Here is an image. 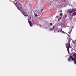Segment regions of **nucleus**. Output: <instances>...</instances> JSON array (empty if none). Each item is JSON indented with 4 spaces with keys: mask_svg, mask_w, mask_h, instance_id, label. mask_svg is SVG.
I'll use <instances>...</instances> for the list:
<instances>
[{
    "mask_svg": "<svg viewBox=\"0 0 76 76\" xmlns=\"http://www.w3.org/2000/svg\"><path fill=\"white\" fill-rule=\"evenodd\" d=\"M71 40L70 39H69L68 41V43H67V46H66V47L67 49L68 53H70V51H69V48H71V46H70V44Z\"/></svg>",
    "mask_w": 76,
    "mask_h": 76,
    "instance_id": "nucleus-1",
    "label": "nucleus"
},
{
    "mask_svg": "<svg viewBox=\"0 0 76 76\" xmlns=\"http://www.w3.org/2000/svg\"><path fill=\"white\" fill-rule=\"evenodd\" d=\"M21 12L22 13L23 15L24 16H26V17L28 16V18H29V16H28V13H27V12H24V11H22V10H21Z\"/></svg>",
    "mask_w": 76,
    "mask_h": 76,
    "instance_id": "nucleus-2",
    "label": "nucleus"
},
{
    "mask_svg": "<svg viewBox=\"0 0 76 76\" xmlns=\"http://www.w3.org/2000/svg\"><path fill=\"white\" fill-rule=\"evenodd\" d=\"M14 4L15 5V6H18V4H20V3L18 1H16V0H15L14 1Z\"/></svg>",
    "mask_w": 76,
    "mask_h": 76,
    "instance_id": "nucleus-3",
    "label": "nucleus"
},
{
    "mask_svg": "<svg viewBox=\"0 0 76 76\" xmlns=\"http://www.w3.org/2000/svg\"><path fill=\"white\" fill-rule=\"evenodd\" d=\"M73 10H68V13H70V14H71V13H73Z\"/></svg>",
    "mask_w": 76,
    "mask_h": 76,
    "instance_id": "nucleus-4",
    "label": "nucleus"
},
{
    "mask_svg": "<svg viewBox=\"0 0 76 76\" xmlns=\"http://www.w3.org/2000/svg\"><path fill=\"white\" fill-rule=\"evenodd\" d=\"M28 22L31 27H32V25H33L32 22H31V21H29Z\"/></svg>",
    "mask_w": 76,
    "mask_h": 76,
    "instance_id": "nucleus-5",
    "label": "nucleus"
},
{
    "mask_svg": "<svg viewBox=\"0 0 76 76\" xmlns=\"http://www.w3.org/2000/svg\"><path fill=\"white\" fill-rule=\"evenodd\" d=\"M54 28H55V26H54L52 28H50L49 29L50 31H53L54 29Z\"/></svg>",
    "mask_w": 76,
    "mask_h": 76,
    "instance_id": "nucleus-6",
    "label": "nucleus"
},
{
    "mask_svg": "<svg viewBox=\"0 0 76 76\" xmlns=\"http://www.w3.org/2000/svg\"><path fill=\"white\" fill-rule=\"evenodd\" d=\"M70 59L71 60H72L73 61H74V60H75V59L72 56H70Z\"/></svg>",
    "mask_w": 76,
    "mask_h": 76,
    "instance_id": "nucleus-7",
    "label": "nucleus"
},
{
    "mask_svg": "<svg viewBox=\"0 0 76 76\" xmlns=\"http://www.w3.org/2000/svg\"><path fill=\"white\" fill-rule=\"evenodd\" d=\"M16 7H17L18 10H20V12H21V10H21V9H20V8H19V6H18V5L16 6Z\"/></svg>",
    "mask_w": 76,
    "mask_h": 76,
    "instance_id": "nucleus-8",
    "label": "nucleus"
},
{
    "mask_svg": "<svg viewBox=\"0 0 76 76\" xmlns=\"http://www.w3.org/2000/svg\"><path fill=\"white\" fill-rule=\"evenodd\" d=\"M60 31L62 33H63L64 34H65L66 33V32L63 31L61 29H60Z\"/></svg>",
    "mask_w": 76,
    "mask_h": 76,
    "instance_id": "nucleus-9",
    "label": "nucleus"
},
{
    "mask_svg": "<svg viewBox=\"0 0 76 76\" xmlns=\"http://www.w3.org/2000/svg\"><path fill=\"white\" fill-rule=\"evenodd\" d=\"M73 56L74 58H76V53H75L73 55Z\"/></svg>",
    "mask_w": 76,
    "mask_h": 76,
    "instance_id": "nucleus-10",
    "label": "nucleus"
},
{
    "mask_svg": "<svg viewBox=\"0 0 76 76\" xmlns=\"http://www.w3.org/2000/svg\"><path fill=\"white\" fill-rule=\"evenodd\" d=\"M76 12H74L73 13V15H72V17H73V16H75L76 15Z\"/></svg>",
    "mask_w": 76,
    "mask_h": 76,
    "instance_id": "nucleus-11",
    "label": "nucleus"
},
{
    "mask_svg": "<svg viewBox=\"0 0 76 76\" xmlns=\"http://www.w3.org/2000/svg\"><path fill=\"white\" fill-rule=\"evenodd\" d=\"M52 25L53 24L52 23H50L49 24L50 26H51V25Z\"/></svg>",
    "mask_w": 76,
    "mask_h": 76,
    "instance_id": "nucleus-12",
    "label": "nucleus"
},
{
    "mask_svg": "<svg viewBox=\"0 0 76 76\" xmlns=\"http://www.w3.org/2000/svg\"><path fill=\"white\" fill-rule=\"evenodd\" d=\"M68 60L69 61H70V58H68Z\"/></svg>",
    "mask_w": 76,
    "mask_h": 76,
    "instance_id": "nucleus-13",
    "label": "nucleus"
},
{
    "mask_svg": "<svg viewBox=\"0 0 76 76\" xmlns=\"http://www.w3.org/2000/svg\"><path fill=\"white\" fill-rule=\"evenodd\" d=\"M35 16H36V17H37V16H38V15L35 14Z\"/></svg>",
    "mask_w": 76,
    "mask_h": 76,
    "instance_id": "nucleus-14",
    "label": "nucleus"
},
{
    "mask_svg": "<svg viewBox=\"0 0 76 76\" xmlns=\"http://www.w3.org/2000/svg\"><path fill=\"white\" fill-rule=\"evenodd\" d=\"M60 16H62L63 14H62V13H60Z\"/></svg>",
    "mask_w": 76,
    "mask_h": 76,
    "instance_id": "nucleus-15",
    "label": "nucleus"
},
{
    "mask_svg": "<svg viewBox=\"0 0 76 76\" xmlns=\"http://www.w3.org/2000/svg\"><path fill=\"white\" fill-rule=\"evenodd\" d=\"M43 10H44L43 9H42L41 10V13H42V11H43Z\"/></svg>",
    "mask_w": 76,
    "mask_h": 76,
    "instance_id": "nucleus-16",
    "label": "nucleus"
},
{
    "mask_svg": "<svg viewBox=\"0 0 76 76\" xmlns=\"http://www.w3.org/2000/svg\"><path fill=\"white\" fill-rule=\"evenodd\" d=\"M61 19V17H60V18H59V19Z\"/></svg>",
    "mask_w": 76,
    "mask_h": 76,
    "instance_id": "nucleus-17",
    "label": "nucleus"
},
{
    "mask_svg": "<svg viewBox=\"0 0 76 76\" xmlns=\"http://www.w3.org/2000/svg\"><path fill=\"white\" fill-rule=\"evenodd\" d=\"M10 1H12V2H13V1H12V0H10Z\"/></svg>",
    "mask_w": 76,
    "mask_h": 76,
    "instance_id": "nucleus-18",
    "label": "nucleus"
},
{
    "mask_svg": "<svg viewBox=\"0 0 76 76\" xmlns=\"http://www.w3.org/2000/svg\"><path fill=\"white\" fill-rule=\"evenodd\" d=\"M73 44H75V42H73Z\"/></svg>",
    "mask_w": 76,
    "mask_h": 76,
    "instance_id": "nucleus-19",
    "label": "nucleus"
},
{
    "mask_svg": "<svg viewBox=\"0 0 76 76\" xmlns=\"http://www.w3.org/2000/svg\"><path fill=\"white\" fill-rule=\"evenodd\" d=\"M60 12H62V10H60Z\"/></svg>",
    "mask_w": 76,
    "mask_h": 76,
    "instance_id": "nucleus-20",
    "label": "nucleus"
},
{
    "mask_svg": "<svg viewBox=\"0 0 76 76\" xmlns=\"http://www.w3.org/2000/svg\"><path fill=\"white\" fill-rule=\"evenodd\" d=\"M60 19H58V21H60Z\"/></svg>",
    "mask_w": 76,
    "mask_h": 76,
    "instance_id": "nucleus-21",
    "label": "nucleus"
},
{
    "mask_svg": "<svg viewBox=\"0 0 76 76\" xmlns=\"http://www.w3.org/2000/svg\"><path fill=\"white\" fill-rule=\"evenodd\" d=\"M67 35H68L69 36V37H70V35H69L68 34H67Z\"/></svg>",
    "mask_w": 76,
    "mask_h": 76,
    "instance_id": "nucleus-22",
    "label": "nucleus"
},
{
    "mask_svg": "<svg viewBox=\"0 0 76 76\" xmlns=\"http://www.w3.org/2000/svg\"><path fill=\"white\" fill-rule=\"evenodd\" d=\"M60 32V30H59V31H58V32Z\"/></svg>",
    "mask_w": 76,
    "mask_h": 76,
    "instance_id": "nucleus-23",
    "label": "nucleus"
},
{
    "mask_svg": "<svg viewBox=\"0 0 76 76\" xmlns=\"http://www.w3.org/2000/svg\"><path fill=\"white\" fill-rule=\"evenodd\" d=\"M58 16H56V18H58Z\"/></svg>",
    "mask_w": 76,
    "mask_h": 76,
    "instance_id": "nucleus-24",
    "label": "nucleus"
},
{
    "mask_svg": "<svg viewBox=\"0 0 76 76\" xmlns=\"http://www.w3.org/2000/svg\"><path fill=\"white\" fill-rule=\"evenodd\" d=\"M30 19H31V17H30Z\"/></svg>",
    "mask_w": 76,
    "mask_h": 76,
    "instance_id": "nucleus-25",
    "label": "nucleus"
},
{
    "mask_svg": "<svg viewBox=\"0 0 76 76\" xmlns=\"http://www.w3.org/2000/svg\"><path fill=\"white\" fill-rule=\"evenodd\" d=\"M34 25H35V23H34Z\"/></svg>",
    "mask_w": 76,
    "mask_h": 76,
    "instance_id": "nucleus-26",
    "label": "nucleus"
},
{
    "mask_svg": "<svg viewBox=\"0 0 76 76\" xmlns=\"http://www.w3.org/2000/svg\"><path fill=\"white\" fill-rule=\"evenodd\" d=\"M65 16H66V17L67 16V15H66Z\"/></svg>",
    "mask_w": 76,
    "mask_h": 76,
    "instance_id": "nucleus-27",
    "label": "nucleus"
},
{
    "mask_svg": "<svg viewBox=\"0 0 76 76\" xmlns=\"http://www.w3.org/2000/svg\"><path fill=\"white\" fill-rule=\"evenodd\" d=\"M71 33H69V34H70Z\"/></svg>",
    "mask_w": 76,
    "mask_h": 76,
    "instance_id": "nucleus-28",
    "label": "nucleus"
},
{
    "mask_svg": "<svg viewBox=\"0 0 76 76\" xmlns=\"http://www.w3.org/2000/svg\"><path fill=\"white\" fill-rule=\"evenodd\" d=\"M28 20H29V19H28Z\"/></svg>",
    "mask_w": 76,
    "mask_h": 76,
    "instance_id": "nucleus-29",
    "label": "nucleus"
}]
</instances>
